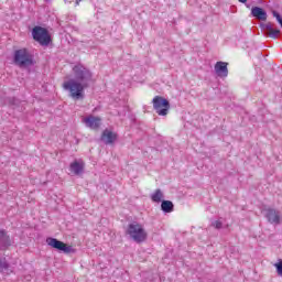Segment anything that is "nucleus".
<instances>
[{"instance_id":"obj_13","label":"nucleus","mask_w":282,"mask_h":282,"mask_svg":"<svg viewBox=\"0 0 282 282\" xmlns=\"http://www.w3.org/2000/svg\"><path fill=\"white\" fill-rule=\"evenodd\" d=\"M251 14L259 21H265V19H268V13H265V11L259 7L252 8Z\"/></svg>"},{"instance_id":"obj_15","label":"nucleus","mask_w":282,"mask_h":282,"mask_svg":"<svg viewBox=\"0 0 282 282\" xmlns=\"http://www.w3.org/2000/svg\"><path fill=\"white\" fill-rule=\"evenodd\" d=\"M161 208H162L163 213H173V208H174L173 202L163 200L161 204Z\"/></svg>"},{"instance_id":"obj_3","label":"nucleus","mask_w":282,"mask_h":282,"mask_svg":"<svg viewBox=\"0 0 282 282\" xmlns=\"http://www.w3.org/2000/svg\"><path fill=\"white\" fill-rule=\"evenodd\" d=\"M13 63H15L18 67H32V65H34V56L28 48H20L13 54Z\"/></svg>"},{"instance_id":"obj_4","label":"nucleus","mask_w":282,"mask_h":282,"mask_svg":"<svg viewBox=\"0 0 282 282\" xmlns=\"http://www.w3.org/2000/svg\"><path fill=\"white\" fill-rule=\"evenodd\" d=\"M32 36L34 41L40 43V45H50L52 43V36L50 35V31L43 26H35L32 30Z\"/></svg>"},{"instance_id":"obj_14","label":"nucleus","mask_w":282,"mask_h":282,"mask_svg":"<svg viewBox=\"0 0 282 282\" xmlns=\"http://www.w3.org/2000/svg\"><path fill=\"white\" fill-rule=\"evenodd\" d=\"M151 199H152V202H154L155 204H160V202H162V199H164V194L162 193L161 189H156V191L151 195Z\"/></svg>"},{"instance_id":"obj_10","label":"nucleus","mask_w":282,"mask_h":282,"mask_svg":"<svg viewBox=\"0 0 282 282\" xmlns=\"http://www.w3.org/2000/svg\"><path fill=\"white\" fill-rule=\"evenodd\" d=\"M69 171L73 175H80L85 171V162L83 160H76L69 165Z\"/></svg>"},{"instance_id":"obj_11","label":"nucleus","mask_w":282,"mask_h":282,"mask_svg":"<svg viewBox=\"0 0 282 282\" xmlns=\"http://www.w3.org/2000/svg\"><path fill=\"white\" fill-rule=\"evenodd\" d=\"M215 72L220 78H226V76H228V63L217 62L215 65Z\"/></svg>"},{"instance_id":"obj_20","label":"nucleus","mask_w":282,"mask_h":282,"mask_svg":"<svg viewBox=\"0 0 282 282\" xmlns=\"http://www.w3.org/2000/svg\"><path fill=\"white\" fill-rule=\"evenodd\" d=\"M240 3H246L248 0H238Z\"/></svg>"},{"instance_id":"obj_16","label":"nucleus","mask_w":282,"mask_h":282,"mask_svg":"<svg viewBox=\"0 0 282 282\" xmlns=\"http://www.w3.org/2000/svg\"><path fill=\"white\" fill-rule=\"evenodd\" d=\"M0 269L4 274H10V264L6 260H0Z\"/></svg>"},{"instance_id":"obj_12","label":"nucleus","mask_w":282,"mask_h":282,"mask_svg":"<svg viewBox=\"0 0 282 282\" xmlns=\"http://www.w3.org/2000/svg\"><path fill=\"white\" fill-rule=\"evenodd\" d=\"M267 219L270 224H281V216L276 209H268Z\"/></svg>"},{"instance_id":"obj_8","label":"nucleus","mask_w":282,"mask_h":282,"mask_svg":"<svg viewBox=\"0 0 282 282\" xmlns=\"http://www.w3.org/2000/svg\"><path fill=\"white\" fill-rule=\"evenodd\" d=\"M264 32L265 36H269V39H279V36H281V30H279L272 22H268L264 25Z\"/></svg>"},{"instance_id":"obj_2","label":"nucleus","mask_w":282,"mask_h":282,"mask_svg":"<svg viewBox=\"0 0 282 282\" xmlns=\"http://www.w3.org/2000/svg\"><path fill=\"white\" fill-rule=\"evenodd\" d=\"M126 235H128L135 243H144V241L149 239V234L147 232L144 225L137 221L128 225Z\"/></svg>"},{"instance_id":"obj_7","label":"nucleus","mask_w":282,"mask_h":282,"mask_svg":"<svg viewBox=\"0 0 282 282\" xmlns=\"http://www.w3.org/2000/svg\"><path fill=\"white\" fill-rule=\"evenodd\" d=\"M82 122L86 124L89 129H100V122H102V119L100 117H96L94 115H88L82 119Z\"/></svg>"},{"instance_id":"obj_19","label":"nucleus","mask_w":282,"mask_h":282,"mask_svg":"<svg viewBox=\"0 0 282 282\" xmlns=\"http://www.w3.org/2000/svg\"><path fill=\"white\" fill-rule=\"evenodd\" d=\"M0 237H6V231L0 230Z\"/></svg>"},{"instance_id":"obj_5","label":"nucleus","mask_w":282,"mask_h":282,"mask_svg":"<svg viewBox=\"0 0 282 282\" xmlns=\"http://www.w3.org/2000/svg\"><path fill=\"white\" fill-rule=\"evenodd\" d=\"M153 109L158 116H169V109H171V102L162 96H155L152 100Z\"/></svg>"},{"instance_id":"obj_18","label":"nucleus","mask_w":282,"mask_h":282,"mask_svg":"<svg viewBox=\"0 0 282 282\" xmlns=\"http://www.w3.org/2000/svg\"><path fill=\"white\" fill-rule=\"evenodd\" d=\"M65 3H75L76 6H79L80 4V1L83 0H64Z\"/></svg>"},{"instance_id":"obj_6","label":"nucleus","mask_w":282,"mask_h":282,"mask_svg":"<svg viewBox=\"0 0 282 282\" xmlns=\"http://www.w3.org/2000/svg\"><path fill=\"white\" fill-rule=\"evenodd\" d=\"M46 243L51 248H55V250H61L62 252H65L66 254H69V252H76L72 246L56 239V238H46Z\"/></svg>"},{"instance_id":"obj_17","label":"nucleus","mask_w":282,"mask_h":282,"mask_svg":"<svg viewBox=\"0 0 282 282\" xmlns=\"http://www.w3.org/2000/svg\"><path fill=\"white\" fill-rule=\"evenodd\" d=\"M212 226L214 228H216L217 230L221 229L224 226V223H221V220H216L215 223L212 224Z\"/></svg>"},{"instance_id":"obj_9","label":"nucleus","mask_w":282,"mask_h":282,"mask_svg":"<svg viewBox=\"0 0 282 282\" xmlns=\"http://www.w3.org/2000/svg\"><path fill=\"white\" fill-rule=\"evenodd\" d=\"M101 140L102 142H105V144H113V142H116V140H118V133L106 129L104 130L102 134H101Z\"/></svg>"},{"instance_id":"obj_1","label":"nucleus","mask_w":282,"mask_h":282,"mask_svg":"<svg viewBox=\"0 0 282 282\" xmlns=\"http://www.w3.org/2000/svg\"><path fill=\"white\" fill-rule=\"evenodd\" d=\"M73 74L75 79L64 82L63 88L69 91L72 98L80 100V98H85V89L89 87L87 82L91 80V72L78 64L73 67Z\"/></svg>"}]
</instances>
